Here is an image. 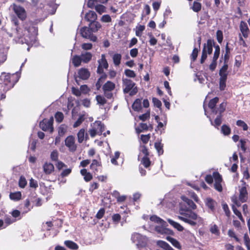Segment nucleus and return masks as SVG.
Instances as JSON below:
<instances>
[{
    "instance_id": "obj_28",
    "label": "nucleus",
    "mask_w": 250,
    "mask_h": 250,
    "mask_svg": "<svg viewBox=\"0 0 250 250\" xmlns=\"http://www.w3.org/2000/svg\"><path fill=\"white\" fill-rule=\"evenodd\" d=\"M64 244L67 248L71 250H76L79 248L78 245L75 242L71 240H66Z\"/></svg>"
},
{
    "instance_id": "obj_10",
    "label": "nucleus",
    "mask_w": 250,
    "mask_h": 250,
    "mask_svg": "<svg viewBox=\"0 0 250 250\" xmlns=\"http://www.w3.org/2000/svg\"><path fill=\"white\" fill-rule=\"evenodd\" d=\"M205 203L212 212H215L217 202L214 200L210 197H207L205 200Z\"/></svg>"
},
{
    "instance_id": "obj_24",
    "label": "nucleus",
    "mask_w": 250,
    "mask_h": 250,
    "mask_svg": "<svg viewBox=\"0 0 250 250\" xmlns=\"http://www.w3.org/2000/svg\"><path fill=\"white\" fill-rule=\"evenodd\" d=\"M80 57L83 62L88 63L91 60L92 55L90 52H86L84 53H82Z\"/></svg>"
},
{
    "instance_id": "obj_56",
    "label": "nucleus",
    "mask_w": 250,
    "mask_h": 250,
    "mask_svg": "<svg viewBox=\"0 0 250 250\" xmlns=\"http://www.w3.org/2000/svg\"><path fill=\"white\" fill-rule=\"evenodd\" d=\"M216 39L219 43H221L223 40V32L220 30H218L216 32Z\"/></svg>"
},
{
    "instance_id": "obj_42",
    "label": "nucleus",
    "mask_w": 250,
    "mask_h": 250,
    "mask_svg": "<svg viewBox=\"0 0 250 250\" xmlns=\"http://www.w3.org/2000/svg\"><path fill=\"white\" fill-rule=\"evenodd\" d=\"M96 100L98 104L102 105L105 104L107 102V101L105 99V97L100 95L96 96Z\"/></svg>"
},
{
    "instance_id": "obj_32",
    "label": "nucleus",
    "mask_w": 250,
    "mask_h": 250,
    "mask_svg": "<svg viewBox=\"0 0 250 250\" xmlns=\"http://www.w3.org/2000/svg\"><path fill=\"white\" fill-rule=\"evenodd\" d=\"M21 193L20 191L11 192L9 194L10 199L14 201H19L21 198Z\"/></svg>"
},
{
    "instance_id": "obj_4",
    "label": "nucleus",
    "mask_w": 250,
    "mask_h": 250,
    "mask_svg": "<svg viewBox=\"0 0 250 250\" xmlns=\"http://www.w3.org/2000/svg\"><path fill=\"white\" fill-rule=\"evenodd\" d=\"M115 88V84L110 81H107L102 87L104 96L108 99L113 97L112 91Z\"/></svg>"
},
{
    "instance_id": "obj_30",
    "label": "nucleus",
    "mask_w": 250,
    "mask_h": 250,
    "mask_svg": "<svg viewBox=\"0 0 250 250\" xmlns=\"http://www.w3.org/2000/svg\"><path fill=\"white\" fill-rule=\"evenodd\" d=\"M141 163L146 168H149L151 165V162L148 156H144L141 160Z\"/></svg>"
},
{
    "instance_id": "obj_64",
    "label": "nucleus",
    "mask_w": 250,
    "mask_h": 250,
    "mask_svg": "<svg viewBox=\"0 0 250 250\" xmlns=\"http://www.w3.org/2000/svg\"><path fill=\"white\" fill-rule=\"evenodd\" d=\"M139 126L140 129H139L138 130V133H140L143 132V130H148V126L146 123H140Z\"/></svg>"
},
{
    "instance_id": "obj_53",
    "label": "nucleus",
    "mask_w": 250,
    "mask_h": 250,
    "mask_svg": "<svg viewBox=\"0 0 250 250\" xmlns=\"http://www.w3.org/2000/svg\"><path fill=\"white\" fill-rule=\"evenodd\" d=\"M59 153L57 150H54L50 154V159L52 161H58Z\"/></svg>"
},
{
    "instance_id": "obj_59",
    "label": "nucleus",
    "mask_w": 250,
    "mask_h": 250,
    "mask_svg": "<svg viewBox=\"0 0 250 250\" xmlns=\"http://www.w3.org/2000/svg\"><path fill=\"white\" fill-rule=\"evenodd\" d=\"M245 244L248 250H250V239L248 235L246 233L244 236Z\"/></svg>"
},
{
    "instance_id": "obj_46",
    "label": "nucleus",
    "mask_w": 250,
    "mask_h": 250,
    "mask_svg": "<svg viewBox=\"0 0 250 250\" xmlns=\"http://www.w3.org/2000/svg\"><path fill=\"white\" fill-rule=\"evenodd\" d=\"M105 76H104V77H100V78L98 79L95 84L96 88L98 90H99L100 89L102 85V83L105 81Z\"/></svg>"
},
{
    "instance_id": "obj_15",
    "label": "nucleus",
    "mask_w": 250,
    "mask_h": 250,
    "mask_svg": "<svg viewBox=\"0 0 250 250\" xmlns=\"http://www.w3.org/2000/svg\"><path fill=\"white\" fill-rule=\"evenodd\" d=\"M166 225H161V226H156L155 227L156 231L162 234H171L172 233V231L169 229L165 228Z\"/></svg>"
},
{
    "instance_id": "obj_6",
    "label": "nucleus",
    "mask_w": 250,
    "mask_h": 250,
    "mask_svg": "<svg viewBox=\"0 0 250 250\" xmlns=\"http://www.w3.org/2000/svg\"><path fill=\"white\" fill-rule=\"evenodd\" d=\"M213 176L214 179V188L219 192H222L223 190L221 184L223 181L222 175L218 171H215L213 172Z\"/></svg>"
},
{
    "instance_id": "obj_20",
    "label": "nucleus",
    "mask_w": 250,
    "mask_h": 250,
    "mask_svg": "<svg viewBox=\"0 0 250 250\" xmlns=\"http://www.w3.org/2000/svg\"><path fill=\"white\" fill-rule=\"evenodd\" d=\"M80 173L83 176L84 180L85 182H89L92 179V175L89 172H87V169L83 168L81 170Z\"/></svg>"
},
{
    "instance_id": "obj_50",
    "label": "nucleus",
    "mask_w": 250,
    "mask_h": 250,
    "mask_svg": "<svg viewBox=\"0 0 250 250\" xmlns=\"http://www.w3.org/2000/svg\"><path fill=\"white\" fill-rule=\"evenodd\" d=\"M236 125L238 126L242 127L244 131H246L248 129V126L247 124L242 120H237L236 122Z\"/></svg>"
},
{
    "instance_id": "obj_39",
    "label": "nucleus",
    "mask_w": 250,
    "mask_h": 250,
    "mask_svg": "<svg viewBox=\"0 0 250 250\" xmlns=\"http://www.w3.org/2000/svg\"><path fill=\"white\" fill-rule=\"evenodd\" d=\"M221 132L224 135H229L230 134L231 129L229 125H223L221 127Z\"/></svg>"
},
{
    "instance_id": "obj_19",
    "label": "nucleus",
    "mask_w": 250,
    "mask_h": 250,
    "mask_svg": "<svg viewBox=\"0 0 250 250\" xmlns=\"http://www.w3.org/2000/svg\"><path fill=\"white\" fill-rule=\"evenodd\" d=\"M97 18V14L94 11H89L85 16V19L89 22L96 21Z\"/></svg>"
},
{
    "instance_id": "obj_12",
    "label": "nucleus",
    "mask_w": 250,
    "mask_h": 250,
    "mask_svg": "<svg viewBox=\"0 0 250 250\" xmlns=\"http://www.w3.org/2000/svg\"><path fill=\"white\" fill-rule=\"evenodd\" d=\"M79 77L82 80H87L90 76V73L88 70L86 68H82L78 72Z\"/></svg>"
},
{
    "instance_id": "obj_49",
    "label": "nucleus",
    "mask_w": 250,
    "mask_h": 250,
    "mask_svg": "<svg viewBox=\"0 0 250 250\" xmlns=\"http://www.w3.org/2000/svg\"><path fill=\"white\" fill-rule=\"evenodd\" d=\"M120 152L119 151H116L114 153V156L111 159V162L114 165H118L117 160L119 158Z\"/></svg>"
},
{
    "instance_id": "obj_27",
    "label": "nucleus",
    "mask_w": 250,
    "mask_h": 250,
    "mask_svg": "<svg viewBox=\"0 0 250 250\" xmlns=\"http://www.w3.org/2000/svg\"><path fill=\"white\" fill-rule=\"evenodd\" d=\"M154 147L157 151L158 155H161L164 153V144L161 142H156L154 143Z\"/></svg>"
},
{
    "instance_id": "obj_11",
    "label": "nucleus",
    "mask_w": 250,
    "mask_h": 250,
    "mask_svg": "<svg viewBox=\"0 0 250 250\" xmlns=\"http://www.w3.org/2000/svg\"><path fill=\"white\" fill-rule=\"evenodd\" d=\"M240 30L245 38H247L249 36L250 30L248 28L247 23L244 21H241L240 24Z\"/></svg>"
},
{
    "instance_id": "obj_16",
    "label": "nucleus",
    "mask_w": 250,
    "mask_h": 250,
    "mask_svg": "<svg viewBox=\"0 0 250 250\" xmlns=\"http://www.w3.org/2000/svg\"><path fill=\"white\" fill-rule=\"evenodd\" d=\"M219 102V98L216 97L212 99H211L208 104V107L211 110L212 112L214 113L215 114L217 113V111L215 108L216 104Z\"/></svg>"
},
{
    "instance_id": "obj_23",
    "label": "nucleus",
    "mask_w": 250,
    "mask_h": 250,
    "mask_svg": "<svg viewBox=\"0 0 250 250\" xmlns=\"http://www.w3.org/2000/svg\"><path fill=\"white\" fill-rule=\"evenodd\" d=\"M132 108L135 111H139L142 109V100L137 99L132 105Z\"/></svg>"
},
{
    "instance_id": "obj_36",
    "label": "nucleus",
    "mask_w": 250,
    "mask_h": 250,
    "mask_svg": "<svg viewBox=\"0 0 250 250\" xmlns=\"http://www.w3.org/2000/svg\"><path fill=\"white\" fill-rule=\"evenodd\" d=\"M222 115H218L215 119L214 123L211 122L212 125L218 129V127L221 125L222 122Z\"/></svg>"
},
{
    "instance_id": "obj_37",
    "label": "nucleus",
    "mask_w": 250,
    "mask_h": 250,
    "mask_svg": "<svg viewBox=\"0 0 250 250\" xmlns=\"http://www.w3.org/2000/svg\"><path fill=\"white\" fill-rule=\"evenodd\" d=\"M67 126L64 124L61 125L58 128V134L60 136H62L66 132Z\"/></svg>"
},
{
    "instance_id": "obj_52",
    "label": "nucleus",
    "mask_w": 250,
    "mask_h": 250,
    "mask_svg": "<svg viewBox=\"0 0 250 250\" xmlns=\"http://www.w3.org/2000/svg\"><path fill=\"white\" fill-rule=\"evenodd\" d=\"M201 4L200 2L194 1L192 9L193 11L198 12L201 9Z\"/></svg>"
},
{
    "instance_id": "obj_21",
    "label": "nucleus",
    "mask_w": 250,
    "mask_h": 250,
    "mask_svg": "<svg viewBox=\"0 0 250 250\" xmlns=\"http://www.w3.org/2000/svg\"><path fill=\"white\" fill-rule=\"evenodd\" d=\"M98 65H100L102 67H104V69H107L108 67V63L106 59L105 54L101 55V59L98 61Z\"/></svg>"
},
{
    "instance_id": "obj_43",
    "label": "nucleus",
    "mask_w": 250,
    "mask_h": 250,
    "mask_svg": "<svg viewBox=\"0 0 250 250\" xmlns=\"http://www.w3.org/2000/svg\"><path fill=\"white\" fill-rule=\"evenodd\" d=\"M18 185L21 188H23L25 187L27 185V181L24 176L22 175L20 176Z\"/></svg>"
},
{
    "instance_id": "obj_44",
    "label": "nucleus",
    "mask_w": 250,
    "mask_h": 250,
    "mask_svg": "<svg viewBox=\"0 0 250 250\" xmlns=\"http://www.w3.org/2000/svg\"><path fill=\"white\" fill-rule=\"evenodd\" d=\"M85 118L84 115H81L77 120L73 124V127L76 128L81 125V124L84 121Z\"/></svg>"
},
{
    "instance_id": "obj_18",
    "label": "nucleus",
    "mask_w": 250,
    "mask_h": 250,
    "mask_svg": "<svg viewBox=\"0 0 250 250\" xmlns=\"http://www.w3.org/2000/svg\"><path fill=\"white\" fill-rule=\"evenodd\" d=\"M102 167V162L101 159L99 158V160L93 159L92 161V163L90 166V168L94 172L98 171V167Z\"/></svg>"
},
{
    "instance_id": "obj_51",
    "label": "nucleus",
    "mask_w": 250,
    "mask_h": 250,
    "mask_svg": "<svg viewBox=\"0 0 250 250\" xmlns=\"http://www.w3.org/2000/svg\"><path fill=\"white\" fill-rule=\"evenodd\" d=\"M55 118L56 122L60 123L62 121L64 118V116L62 112L58 111L56 112V113L55 114Z\"/></svg>"
},
{
    "instance_id": "obj_54",
    "label": "nucleus",
    "mask_w": 250,
    "mask_h": 250,
    "mask_svg": "<svg viewBox=\"0 0 250 250\" xmlns=\"http://www.w3.org/2000/svg\"><path fill=\"white\" fill-rule=\"evenodd\" d=\"M140 151L144 155V156H149V152L148 149L145 145L140 146Z\"/></svg>"
},
{
    "instance_id": "obj_55",
    "label": "nucleus",
    "mask_w": 250,
    "mask_h": 250,
    "mask_svg": "<svg viewBox=\"0 0 250 250\" xmlns=\"http://www.w3.org/2000/svg\"><path fill=\"white\" fill-rule=\"evenodd\" d=\"M104 67H102L100 65H98L97 67V73L98 74L101 75L100 77H104V76H105V79H106L107 78V75L104 72Z\"/></svg>"
},
{
    "instance_id": "obj_31",
    "label": "nucleus",
    "mask_w": 250,
    "mask_h": 250,
    "mask_svg": "<svg viewBox=\"0 0 250 250\" xmlns=\"http://www.w3.org/2000/svg\"><path fill=\"white\" fill-rule=\"evenodd\" d=\"M166 239L170 242L174 247L178 249H181V246L180 243L176 239L170 236H167Z\"/></svg>"
},
{
    "instance_id": "obj_58",
    "label": "nucleus",
    "mask_w": 250,
    "mask_h": 250,
    "mask_svg": "<svg viewBox=\"0 0 250 250\" xmlns=\"http://www.w3.org/2000/svg\"><path fill=\"white\" fill-rule=\"evenodd\" d=\"M150 134H148L147 135L142 134L141 135V140L142 141V142L145 144H147L148 143V142L149 141V140H150Z\"/></svg>"
},
{
    "instance_id": "obj_13",
    "label": "nucleus",
    "mask_w": 250,
    "mask_h": 250,
    "mask_svg": "<svg viewBox=\"0 0 250 250\" xmlns=\"http://www.w3.org/2000/svg\"><path fill=\"white\" fill-rule=\"evenodd\" d=\"M214 41L213 39H208L206 43H204L203 47L205 48L206 52L208 53V55L211 54L212 53V47L214 45Z\"/></svg>"
},
{
    "instance_id": "obj_45",
    "label": "nucleus",
    "mask_w": 250,
    "mask_h": 250,
    "mask_svg": "<svg viewBox=\"0 0 250 250\" xmlns=\"http://www.w3.org/2000/svg\"><path fill=\"white\" fill-rule=\"evenodd\" d=\"M227 105V102H223L219 104V107L216 109L217 113H219V115H222V114L225 111Z\"/></svg>"
},
{
    "instance_id": "obj_61",
    "label": "nucleus",
    "mask_w": 250,
    "mask_h": 250,
    "mask_svg": "<svg viewBox=\"0 0 250 250\" xmlns=\"http://www.w3.org/2000/svg\"><path fill=\"white\" fill-rule=\"evenodd\" d=\"M228 64L224 63L223 65L219 70V74H228L227 70L228 69Z\"/></svg>"
},
{
    "instance_id": "obj_34",
    "label": "nucleus",
    "mask_w": 250,
    "mask_h": 250,
    "mask_svg": "<svg viewBox=\"0 0 250 250\" xmlns=\"http://www.w3.org/2000/svg\"><path fill=\"white\" fill-rule=\"evenodd\" d=\"M150 220L152 222L160 224L161 225H167L166 222L155 215L151 216L150 217Z\"/></svg>"
},
{
    "instance_id": "obj_47",
    "label": "nucleus",
    "mask_w": 250,
    "mask_h": 250,
    "mask_svg": "<svg viewBox=\"0 0 250 250\" xmlns=\"http://www.w3.org/2000/svg\"><path fill=\"white\" fill-rule=\"evenodd\" d=\"M124 73L126 77L129 78H134L136 76L135 72L129 69H125Z\"/></svg>"
},
{
    "instance_id": "obj_9",
    "label": "nucleus",
    "mask_w": 250,
    "mask_h": 250,
    "mask_svg": "<svg viewBox=\"0 0 250 250\" xmlns=\"http://www.w3.org/2000/svg\"><path fill=\"white\" fill-rule=\"evenodd\" d=\"M65 145L68 148L69 151L74 152L76 150L77 146L75 144V138L71 135L66 137L65 140Z\"/></svg>"
},
{
    "instance_id": "obj_26",
    "label": "nucleus",
    "mask_w": 250,
    "mask_h": 250,
    "mask_svg": "<svg viewBox=\"0 0 250 250\" xmlns=\"http://www.w3.org/2000/svg\"><path fill=\"white\" fill-rule=\"evenodd\" d=\"M89 27L93 32H96L101 27V25L98 21H95L90 22L89 24Z\"/></svg>"
},
{
    "instance_id": "obj_22",
    "label": "nucleus",
    "mask_w": 250,
    "mask_h": 250,
    "mask_svg": "<svg viewBox=\"0 0 250 250\" xmlns=\"http://www.w3.org/2000/svg\"><path fill=\"white\" fill-rule=\"evenodd\" d=\"M158 246L165 250H173V248L166 242L163 240H158L156 243Z\"/></svg>"
},
{
    "instance_id": "obj_63",
    "label": "nucleus",
    "mask_w": 250,
    "mask_h": 250,
    "mask_svg": "<svg viewBox=\"0 0 250 250\" xmlns=\"http://www.w3.org/2000/svg\"><path fill=\"white\" fill-rule=\"evenodd\" d=\"M188 195L192 198L196 202L198 203L199 201V198L195 192L192 191H188Z\"/></svg>"
},
{
    "instance_id": "obj_2",
    "label": "nucleus",
    "mask_w": 250,
    "mask_h": 250,
    "mask_svg": "<svg viewBox=\"0 0 250 250\" xmlns=\"http://www.w3.org/2000/svg\"><path fill=\"white\" fill-rule=\"evenodd\" d=\"M19 76L17 73L11 74L10 73H2L0 77L2 81L0 83L1 88L3 92L6 93L12 88L19 80Z\"/></svg>"
},
{
    "instance_id": "obj_62",
    "label": "nucleus",
    "mask_w": 250,
    "mask_h": 250,
    "mask_svg": "<svg viewBox=\"0 0 250 250\" xmlns=\"http://www.w3.org/2000/svg\"><path fill=\"white\" fill-rule=\"evenodd\" d=\"M105 7L104 6L101 4L97 5L95 7L96 11L99 14L104 13L105 11Z\"/></svg>"
},
{
    "instance_id": "obj_1",
    "label": "nucleus",
    "mask_w": 250,
    "mask_h": 250,
    "mask_svg": "<svg viewBox=\"0 0 250 250\" xmlns=\"http://www.w3.org/2000/svg\"><path fill=\"white\" fill-rule=\"evenodd\" d=\"M181 199L183 202L180 204L179 212L181 216L178 217L179 219L191 226H195L198 215L191 210L196 209V205L191 200L185 196H182Z\"/></svg>"
},
{
    "instance_id": "obj_5",
    "label": "nucleus",
    "mask_w": 250,
    "mask_h": 250,
    "mask_svg": "<svg viewBox=\"0 0 250 250\" xmlns=\"http://www.w3.org/2000/svg\"><path fill=\"white\" fill-rule=\"evenodd\" d=\"M53 121V117H51L49 119H44L40 122V126L44 131H49L51 133L54 131Z\"/></svg>"
},
{
    "instance_id": "obj_40",
    "label": "nucleus",
    "mask_w": 250,
    "mask_h": 250,
    "mask_svg": "<svg viewBox=\"0 0 250 250\" xmlns=\"http://www.w3.org/2000/svg\"><path fill=\"white\" fill-rule=\"evenodd\" d=\"M215 50L213 53L212 60L217 61L220 53V48L219 45H214Z\"/></svg>"
},
{
    "instance_id": "obj_38",
    "label": "nucleus",
    "mask_w": 250,
    "mask_h": 250,
    "mask_svg": "<svg viewBox=\"0 0 250 250\" xmlns=\"http://www.w3.org/2000/svg\"><path fill=\"white\" fill-rule=\"evenodd\" d=\"M85 130L83 128L81 129L77 134L78 141L80 143H82L84 138Z\"/></svg>"
},
{
    "instance_id": "obj_41",
    "label": "nucleus",
    "mask_w": 250,
    "mask_h": 250,
    "mask_svg": "<svg viewBox=\"0 0 250 250\" xmlns=\"http://www.w3.org/2000/svg\"><path fill=\"white\" fill-rule=\"evenodd\" d=\"M199 50L200 49L196 47L193 49L192 53L190 55V59L192 62H194L196 60Z\"/></svg>"
},
{
    "instance_id": "obj_33",
    "label": "nucleus",
    "mask_w": 250,
    "mask_h": 250,
    "mask_svg": "<svg viewBox=\"0 0 250 250\" xmlns=\"http://www.w3.org/2000/svg\"><path fill=\"white\" fill-rule=\"evenodd\" d=\"M82 62H83L80 56L76 55L73 57L72 62L75 67H77L79 66L81 64Z\"/></svg>"
},
{
    "instance_id": "obj_7",
    "label": "nucleus",
    "mask_w": 250,
    "mask_h": 250,
    "mask_svg": "<svg viewBox=\"0 0 250 250\" xmlns=\"http://www.w3.org/2000/svg\"><path fill=\"white\" fill-rule=\"evenodd\" d=\"M93 33L89 27L86 26L83 27L80 29V34L83 38L90 39L93 41H95L97 40V37L93 36Z\"/></svg>"
},
{
    "instance_id": "obj_35",
    "label": "nucleus",
    "mask_w": 250,
    "mask_h": 250,
    "mask_svg": "<svg viewBox=\"0 0 250 250\" xmlns=\"http://www.w3.org/2000/svg\"><path fill=\"white\" fill-rule=\"evenodd\" d=\"M169 223L178 231H182L184 230V228L178 223L176 222L171 219L168 220Z\"/></svg>"
},
{
    "instance_id": "obj_3",
    "label": "nucleus",
    "mask_w": 250,
    "mask_h": 250,
    "mask_svg": "<svg viewBox=\"0 0 250 250\" xmlns=\"http://www.w3.org/2000/svg\"><path fill=\"white\" fill-rule=\"evenodd\" d=\"M123 91L125 93H128L130 95H133L137 93L138 90L136 87L134 88L135 83L131 80L123 78Z\"/></svg>"
},
{
    "instance_id": "obj_8",
    "label": "nucleus",
    "mask_w": 250,
    "mask_h": 250,
    "mask_svg": "<svg viewBox=\"0 0 250 250\" xmlns=\"http://www.w3.org/2000/svg\"><path fill=\"white\" fill-rule=\"evenodd\" d=\"M13 10L16 14L18 17L22 21L24 20L26 18V11L23 7L21 6L13 4Z\"/></svg>"
},
{
    "instance_id": "obj_57",
    "label": "nucleus",
    "mask_w": 250,
    "mask_h": 250,
    "mask_svg": "<svg viewBox=\"0 0 250 250\" xmlns=\"http://www.w3.org/2000/svg\"><path fill=\"white\" fill-rule=\"evenodd\" d=\"M208 54V53L206 52L205 48L203 47V48L202 49V52L201 58L200 59V63L201 64L204 63V62H205L207 58Z\"/></svg>"
},
{
    "instance_id": "obj_17",
    "label": "nucleus",
    "mask_w": 250,
    "mask_h": 250,
    "mask_svg": "<svg viewBox=\"0 0 250 250\" xmlns=\"http://www.w3.org/2000/svg\"><path fill=\"white\" fill-rule=\"evenodd\" d=\"M239 200L242 203L247 202L248 200V192L246 187H242L240 190L239 195Z\"/></svg>"
},
{
    "instance_id": "obj_60",
    "label": "nucleus",
    "mask_w": 250,
    "mask_h": 250,
    "mask_svg": "<svg viewBox=\"0 0 250 250\" xmlns=\"http://www.w3.org/2000/svg\"><path fill=\"white\" fill-rule=\"evenodd\" d=\"M152 102L153 103L154 106H156L160 109H161L162 103L158 99L155 97L153 98Z\"/></svg>"
},
{
    "instance_id": "obj_48",
    "label": "nucleus",
    "mask_w": 250,
    "mask_h": 250,
    "mask_svg": "<svg viewBox=\"0 0 250 250\" xmlns=\"http://www.w3.org/2000/svg\"><path fill=\"white\" fill-rule=\"evenodd\" d=\"M232 210H233L234 213L236 216H237V217L239 218V219L241 221H242L243 222H244V219L243 218V216H242V215L241 214V212L236 208L235 207L234 205H233L232 206Z\"/></svg>"
},
{
    "instance_id": "obj_25",
    "label": "nucleus",
    "mask_w": 250,
    "mask_h": 250,
    "mask_svg": "<svg viewBox=\"0 0 250 250\" xmlns=\"http://www.w3.org/2000/svg\"><path fill=\"white\" fill-rule=\"evenodd\" d=\"M24 206L23 208L22 214H25L30 211L32 208L33 207L31 206L30 201L29 199H26L23 202Z\"/></svg>"
},
{
    "instance_id": "obj_14",
    "label": "nucleus",
    "mask_w": 250,
    "mask_h": 250,
    "mask_svg": "<svg viewBox=\"0 0 250 250\" xmlns=\"http://www.w3.org/2000/svg\"><path fill=\"white\" fill-rule=\"evenodd\" d=\"M42 168L44 173L46 175H49L54 171V165L51 163L45 162Z\"/></svg>"
},
{
    "instance_id": "obj_29",
    "label": "nucleus",
    "mask_w": 250,
    "mask_h": 250,
    "mask_svg": "<svg viewBox=\"0 0 250 250\" xmlns=\"http://www.w3.org/2000/svg\"><path fill=\"white\" fill-rule=\"evenodd\" d=\"M122 55L119 53H115L112 56L113 63L115 66H118L121 62Z\"/></svg>"
}]
</instances>
